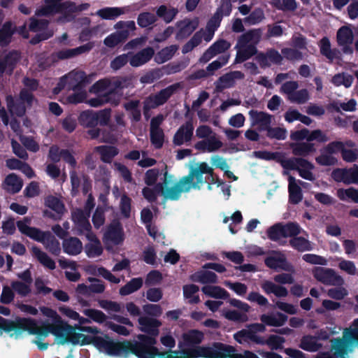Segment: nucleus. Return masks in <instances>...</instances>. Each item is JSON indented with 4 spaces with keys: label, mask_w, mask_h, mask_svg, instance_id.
<instances>
[{
    "label": "nucleus",
    "mask_w": 358,
    "mask_h": 358,
    "mask_svg": "<svg viewBox=\"0 0 358 358\" xmlns=\"http://www.w3.org/2000/svg\"><path fill=\"white\" fill-rule=\"evenodd\" d=\"M266 136L269 138L277 140H284L286 138V130L280 127H271V125L265 129Z\"/></svg>",
    "instance_id": "obj_64"
},
{
    "label": "nucleus",
    "mask_w": 358,
    "mask_h": 358,
    "mask_svg": "<svg viewBox=\"0 0 358 358\" xmlns=\"http://www.w3.org/2000/svg\"><path fill=\"white\" fill-rule=\"evenodd\" d=\"M42 243L52 254L55 255L59 254L61 251L59 242L50 231Z\"/></svg>",
    "instance_id": "obj_50"
},
{
    "label": "nucleus",
    "mask_w": 358,
    "mask_h": 358,
    "mask_svg": "<svg viewBox=\"0 0 358 358\" xmlns=\"http://www.w3.org/2000/svg\"><path fill=\"white\" fill-rule=\"evenodd\" d=\"M123 13V10L117 7H107L98 10L97 14L102 19L113 20Z\"/></svg>",
    "instance_id": "obj_54"
},
{
    "label": "nucleus",
    "mask_w": 358,
    "mask_h": 358,
    "mask_svg": "<svg viewBox=\"0 0 358 358\" xmlns=\"http://www.w3.org/2000/svg\"><path fill=\"white\" fill-rule=\"evenodd\" d=\"M79 124L84 127H95L98 125L95 112L90 110H84L78 116Z\"/></svg>",
    "instance_id": "obj_43"
},
{
    "label": "nucleus",
    "mask_w": 358,
    "mask_h": 358,
    "mask_svg": "<svg viewBox=\"0 0 358 358\" xmlns=\"http://www.w3.org/2000/svg\"><path fill=\"white\" fill-rule=\"evenodd\" d=\"M50 22L45 19L38 20L34 17L29 19V29L32 32H42L45 30H51L48 29Z\"/></svg>",
    "instance_id": "obj_51"
},
{
    "label": "nucleus",
    "mask_w": 358,
    "mask_h": 358,
    "mask_svg": "<svg viewBox=\"0 0 358 358\" xmlns=\"http://www.w3.org/2000/svg\"><path fill=\"white\" fill-rule=\"evenodd\" d=\"M71 76V74H70ZM73 76V80L76 82V84H72L71 89L78 92L71 94L68 96V101L71 103H79L85 101L86 98V92L83 90L87 84L89 83V80L83 71L76 72Z\"/></svg>",
    "instance_id": "obj_11"
},
{
    "label": "nucleus",
    "mask_w": 358,
    "mask_h": 358,
    "mask_svg": "<svg viewBox=\"0 0 358 358\" xmlns=\"http://www.w3.org/2000/svg\"><path fill=\"white\" fill-rule=\"evenodd\" d=\"M85 250L87 256L90 258L99 257L103 253V248L100 241L87 243Z\"/></svg>",
    "instance_id": "obj_59"
},
{
    "label": "nucleus",
    "mask_w": 358,
    "mask_h": 358,
    "mask_svg": "<svg viewBox=\"0 0 358 358\" xmlns=\"http://www.w3.org/2000/svg\"><path fill=\"white\" fill-rule=\"evenodd\" d=\"M176 26L178 28L176 38L178 41L183 40L189 37L196 29L199 21L196 18L194 20L185 18L177 22Z\"/></svg>",
    "instance_id": "obj_22"
},
{
    "label": "nucleus",
    "mask_w": 358,
    "mask_h": 358,
    "mask_svg": "<svg viewBox=\"0 0 358 358\" xmlns=\"http://www.w3.org/2000/svg\"><path fill=\"white\" fill-rule=\"evenodd\" d=\"M169 178L171 179L172 176H169L168 173L166 172L164 173V182L162 183L159 182L156 185L157 191L160 192L165 199L176 201L180 199L182 192H189V190L187 189V186L182 182V178L173 186L168 187L167 185L170 182Z\"/></svg>",
    "instance_id": "obj_8"
},
{
    "label": "nucleus",
    "mask_w": 358,
    "mask_h": 358,
    "mask_svg": "<svg viewBox=\"0 0 358 358\" xmlns=\"http://www.w3.org/2000/svg\"><path fill=\"white\" fill-rule=\"evenodd\" d=\"M63 0H44L45 5L38 8L36 15L38 17L51 16L55 14V11L63 2Z\"/></svg>",
    "instance_id": "obj_38"
},
{
    "label": "nucleus",
    "mask_w": 358,
    "mask_h": 358,
    "mask_svg": "<svg viewBox=\"0 0 358 358\" xmlns=\"http://www.w3.org/2000/svg\"><path fill=\"white\" fill-rule=\"evenodd\" d=\"M184 344L188 347L198 345L204 339V334L198 329H190L182 336Z\"/></svg>",
    "instance_id": "obj_33"
},
{
    "label": "nucleus",
    "mask_w": 358,
    "mask_h": 358,
    "mask_svg": "<svg viewBox=\"0 0 358 358\" xmlns=\"http://www.w3.org/2000/svg\"><path fill=\"white\" fill-rule=\"evenodd\" d=\"M180 87V83H176L161 90L154 96H150L144 102L143 109L145 110V113L146 114V112L149 111L151 108H155L164 105Z\"/></svg>",
    "instance_id": "obj_9"
},
{
    "label": "nucleus",
    "mask_w": 358,
    "mask_h": 358,
    "mask_svg": "<svg viewBox=\"0 0 358 358\" xmlns=\"http://www.w3.org/2000/svg\"><path fill=\"white\" fill-rule=\"evenodd\" d=\"M194 129L193 120L190 118L178 129L173 136V143L176 146H180L190 142L193 137Z\"/></svg>",
    "instance_id": "obj_18"
},
{
    "label": "nucleus",
    "mask_w": 358,
    "mask_h": 358,
    "mask_svg": "<svg viewBox=\"0 0 358 358\" xmlns=\"http://www.w3.org/2000/svg\"><path fill=\"white\" fill-rule=\"evenodd\" d=\"M333 180L337 182H343L345 185L358 183V166L350 169H334L331 174Z\"/></svg>",
    "instance_id": "obj_17"
},
{
    "label": "nucleus",
    "mask_w": 358,
    "mask_h": 358,
    "mask_svg": "<svg viewBox=\"0 0 358 358\" xmlns=\"http://www.w3.org/2000/svg\"><path fill=\"white\" fill-rule=\"evenodd\" d=\"M104 237L114 245L121 244L124 240V234L121 222L117 220H113L107 227Z\"/></svg>",
    "instance_id": "obj_21"
},
{
    "label": "nucleus",
    "mask_w": 358,
    "mask_h": 358,
    "mask_svg": "<svg viewBox=\"0 0 358 358\" xmlns=\"http://www.w3.org/2000/svg\"><path fill=\"white\" fill-rule=\"evenodd\" d=\"M138 341L131 342L129 355L132 354L138 358H180L178 354L180 351L169 350L166 352H159L155 347L157 340L145 334H138Z\"/></svg>",
    "instance_id": "obj_2"
},
{
    "label": "nucleus",
    "mask_w": 358,
    "mask_h": 358,
    "mask_svg": "<svg viewBox=\"0 0 358 358\" xmlns=\"http://www.w3.org/2000/svg\"><path fill=\"white\" fill-rule=\"evenodd\" d=\"M244 73L240 71H234L221 76L215 83V90L222 92L224 90L235 86L236 80L244 78Z\"/></svg>",
    "instance_id": "obj_19"
},
{
    "label": "nucleus",
    "mask_w": 358,
    "mask_h": 358,
    "mask_svg": "<svg viewBox=\"0 0 358 358\" xmlns=\"http://www.w3.org/2000/svg\"><path fill=\"white\" fill-rule=\"evenodd\" d=\"M231 48V43L224 39H219L214 42L201 55L200 62L207 63L218 54L224 53Z\"/></svg>",
    "instance_id": "obj_20"
},
{
    "label": "nucleus",
    "mask_w": 358,
    "mask_h": 358,
    "mask_svg": "<svg viewBox=\"0 0 358 358\" xmlns=\"http://www.w3.org/2000/svg\"><path fill=\"white\" fill-rule=\"evenodd\" d=\"M255 44H249L248 45L244 46H236L237 52L236 55V58L234 60V63L240 64L245 62L249 59L254 55L257 54V48Z\"/></svg>",
    "instance_id": "obj_29"
},
{
    "label": "nucleus",
    "mask_w": 358,
    "mask_h": 358,
    "mask_svg": "<svg viewBox=\"0 0 358 358\" xmlns=\"http://www.w3.org/2000/svg\"><path fill=\"white\" fill-rule=\"evenodd\" d=\"M156 21L157 17L150 12L141 13L138 15L137 18V23L142 28L148 27L153 24Z\"/></svg>",
    "instance_id": "obj_60"
},
{
    "label": "nucleus",
    "mask_w": 358,
    "mask_h": 358,
    "mask_svg": "<svg viewBox=\"0 0 358 358\" xmlns=\"http://www.w3.org/2000/svg\"><path fill=\"white\" fill-rule=\"evenodd\" d=\"M177 8L168 9L166 6L161 5L156 11L157 17L162 18L166 23H170L178 14Z\"/></svg>",
    "instance_id": "obj_46"
},
{
    "label": "nucleus",
    "mask_w": 358,
    "mask_h": 358,
    "mask_svg": "<svg viewBox=\"0 0 358 358\" xmlns=\"http://www.w3.org/2000/svg\"><path fill=\"white\" fill-rule=\"evenodd\" d=\"M95 151L100 155L101 160L107 164L111 163L113 159L119 153L118 148L113 145L96 146Z\"/></svg>",
    "instance_id": "obj_37"
},
{
    "label": "nucleus",
    "mask_w": 358,
    "mask_h": 358,
    "mask_svg": "<svg viewBox=\"0 0 358 358\" xmlns=\"http://www.w3.org/2000/svg\"><path fill=\"white\" fill-rule=\"evenodd\" d=\"M201 290L206 295L215 299H227L230 296L229 293L220 286L206 285Z\"/></svg>",
    "instance_id": "obj_40"
},
{
    "label": "nucleus",
    "mask_w": 358,
    "mask_h": 358,
    "mask_svg": "<svg viewBox=\"0 0 358 358\" xmlns=\"http://www.w3.org/2000/svg\"><path fill=\"white\" fill-rule=\"evenodd\" d=\"M252 127H257L258 131H264L268 126L271 124L272 115L256 110H250L248 112Z\"/></svg>",
    "instance_id": "obj_23"
},
{
    "label": "nucleus",
    "mask_w": 358,
    "mask_h": 358,
    "mask_svg": "<svg viewBox=\"0 0 358 358\" xmlns=\"http://www.w3.org/2000/svg\"><path fill=\"white\" fill-rule=\"evenodd\" d=\"M292 153L296 156L305 157L313 152V143H292L290 144Z\"/></svg>",
    "instance_id": "obj_45"
},
{
    "label": "nucleus",
    "mask_w": 358,
    "mask_h": 358,
    "mask_svg": "<svg viewBox=\"0 0 358 358\" xmlns=\"http://www.w3.org/2000/svg\"><path fill=\"white\" fill-rule=\"evenodd\" d=\"M4 184L10 187L11 188L8 190L11 191L14 194L19 192L23 186L22 179L13 173L8 174L6 177Z\"/></svg>",
    "instance_id": "obj_47"
},
{
    "label": "nucleus",
    "mask_w": 358,
    "mask_h": 358,
    "mask_svg": "<svg viewBox=\"0 0 358 358\" xmlns=\"http://www.w3.org/2000/svg\"><path fill=\"white\" fill-rule=\"evenodd\" d=\"M213 173V169L206 162H200L197 167L192 168L189 173L182 177V183L187 186V189H199V185L205 182L203 174Z\"/></svg>",
    "instance_id": "obj_7"
},
{
    "label": "nucleus",
    "mask_w": 358,
    "mask_h": 358,
    "mask_svg": "<svg viewBox=\"0 0 358 358\" xmlns=\"http://www.w3.org/2000/svg\"><path fill=\"white\" fill-rule=\"evenodd\" d=\"M164 136L163 129L150 130V142L156 149H160L163 147Z\"/></svg>",
    "instance_id": "obj_55"
},
{
    "label": "nucleus",
    "mask_w": 358,
    "mask_h": 358,
    "mask_svg": "<svg viewBox=\"0 0 358 358\" xmlns=\"http://www.w3.org/2000/svg\"><path fill=\"white\" fill-rule=\"evenodd\" d=\"M11 287L14 292L22 297L28 296L31 292V285L22 281H13L11 282Z\"/></svg>",
    "instance_id": "obj_57"
},
{
    "label": "nucleus",
    "mask_w": 358,
    "mask_h": 358,
    "mask_svg": "<svg viewBox=\"0 0 358 358\" xmlns=\"http://www.w3.org/2000/svg\"><path fill=\"white\" fill-rule=\"evenodd\" d=\"M155 50L152 47H147L136 53L129 60L130 65L134 67L141 66L148 62L154 56Z\"/></svg>",
    "instance_id": "obj_27"
},
{
    "label": "nucleus",
    "mask_w": 358,
    "mask_h": 358,
    "mask_svg": "<svg viewBox=\"0 0 358 358\" xmlns=\"http://www.w3.org/2000/svg\"><path fill=\"white\" fill-rule=\"evenodd\" d=\"M229 54H224L220 56L216 60L212 62L206 67V70L209 75H213L215 71H217L224 66L229 59Z\"/></svg>",
    "instance_id": "obj_56"
},
{
    "label": "nucleus",
    "mask_w": 358,
    "mask_h": 358,
    "mask_svg": "<svg viewBox=\"0 0 358 358\" xmlns=\"http://www.w3.org/2000/svg\"><path fill=\"white\" fill-rule=\"evenodd\" d=\"M234 338L240 344L254 343L259 345L262 343V336L253 334L250 327L248 329H243L236 332L234 334Z\"/></svg>",
    "instance_id": "obj_28"
},
{
    "label": "nucleus",
    "mask_w": 358,
    "mask_h": 358,
    "mask_svg": "<svg viewBox=\"0 0 358 358\" xmlns=\"http://www.w3.org/2000/svg\"><path fill=\"white\" fill-rule=\"evenodd\" d=\"M354 80V78L352 75L345 73H338L335 74L331 79V83L335 86L343 85L345 87H350Z\"/></svg>",
    "instance_id": "obj_48"
},
{
    "label": "nucleus",
    "mask_w": 358,
    "mask_h": 358,
    "mask_svg": "<svg viewBox=\"0 0 358 358\" xmlns=\"http://www.w3.org/2000/svg\"><path fill=\"white\" fill-rule=\"evenodd\" d=\"M31 218L24 217L22 220L16 222L20 232L37 242L43 243L49 231H43L38 228L30 227Z\"/></svg>",
    "instance_id": "obj_12"
},
{
    "label": "nucleus",
    "mask_w": 358,
    "mask_h": 358,
    "mask_svg": "<svg viewBox=\"0 0 358 358\" xmlns=\"http://www.w3.org/2000/svg\"><path fill=\"white\" fill-rule=\"evenodd\" d=\"M14 32L15 30L10 21H7L2 25L0 29V45L1 47L9 45Z\"/></svg>",
    "instance_id": "obj_42"
},
{
    "label": "nucleus",
    "mask_w": 358,
    "mask_h": 358,
    "mask_svg": "<svg viewBox=\"0 0 358 358\" xmlns=\"http://www.w3.org/2000/svg\"><path fill=\"white\" fill-rule=\"evenodd\" d=\"M21 58L17 50H10L4 55L0 56V78L3 74L11 76Z\"/></svg>",
    "instance_id": "obj_14"
},
{
    "label": "nucleus",
    "mask_w": 358,
    "mask_h": 358,
    "mask_svg": "<svg viewBox=\"0 0 358 358\" xmlns=\"http://www.w3.org/2000/svg\"><path fill=\"white\" fill-rule=\"evenodd\" d=\"M354 40L352 30L348 26H343L338 29L336 34L338 45L341 48L343 54L352 55L354 50L352 46Z\"/></svg>",
    "instance_id": "obj_15"
},
{
    "label": "nucleus",
    "mask_w": 358,
    "mask_h": 358,
    "mask_svg": "<svg viewBox=\"0 0 358 358\" xmlns=\"http://www.w3.org/2000/svg\"><path fill=\"white\" fill-rule=\"evenodd\" d=\"M337 196L341 201H346L347 199H350L353 202L358 203V189L354 187H349L348 189H338L337 190Z\"/></svg>",
    "instance_id": "obj_53"
},
{
    "label": "nucleus",
    "mask_w": 358,
    "mask_h": 358,
    "mask_svg": "<svg viewBox=\"0 0 358 358\" xmlns=\"http://www.w3.org/2000/svg\"><path fill=\"white\" fill-rule=\"evenodd\" d=\"M253 156L266 161L275 160L280 162L285 169L288 170L298 169L299 166L305 169L313 166L310 162L303 158L292 157L287 159H281V153L278 152H274L266 150L254 151Z\"/></svg>",
    "instance_id": "obj_5"
},
{
    "label": "nucleus",
    "mask_w": 358,
    "mask_h": 358,
    "mask_svg": "<svg viewBox=\"0 0 358 358\" xmlns=\"http://www.w3.org/2000/svg\"><path fill=\"white\" fill-rule=\"evenodd\" d=\"M264 264L268 268L275 271L278 269L288 272L294 271V266L287 262L285 255L280 252L272 251V255L265 258Z\"/></svg>",
    "instance_id": "obj_16"
},
{
    "label": "nucleus",
    "mask_w": 358,
    "mask_h": 358,
    "mask_svg": "<svg viewBox=\"0 0 358 358\" xmlns=\"http://www.w3.org/2000/svg\"><path fill=\"white\" fill-rule=\"evenodd\" d=\"M60 327L62 334V336H58V338L60 339V344L71 343L73 345H77L79 343L80 338L83 337L82 334L76 333L75 329L66 322Z\"/></svg>",
    "instance_id": "obj_26"
},
{
    "label": "nucleus",
    "mask_w": 358,
    "mask_h": 358,
    "mask_svg": "<svg viewBox=\"0 0 358 358\" xmlns=\"http://www.w3.org/2000/svg\"><path fill=\"white\" fill-rule=\"evenodd\" d=\"M358 344V329H345L342 338L331 340V349L341 355L348 354L349 348Z\"/></svg>",
    "instance_id": "obj_10"
},
{
    "label": "nucleus",
    "mask_w": 358,
    "mask_h": 358,
    "mask_svg": "<svg viewBox=\"0 0 358 358\" xmlns=\"http://www.w3.org/2000/svg\"><path fill=\"white\" fill-rule=\"evenodd\" d=\"M292 237V238L290 239L289 244L293 248L301 252L309 250V242L306 239L297 236Z\"/></svg>",
    "instance_id": "obj_63"
},
{
    "label": "nucleus",
    "mask_w": 358,
    "mask_h": 358,
    "mask_svg": "<svg viewBox=\"0 0 358 358\" xmlns=\"http://www.w3.org/2000/svg\"><path fill=\"white\" fill-rule=\"evenodd\" d=\"M194 358H236L241 353H235V348L229 345L214 342L211 347L195 345L189 350Z\"/></svg>",
    "instance_id": "obj_4"
},
{
    "label": "nucleus",
    "mask_w": 358,
    "mask_h": 358,
    "mask_svg": "<svg viewBox=\"0 0 358 358\" xmlns=\"http://www.w3.org/2000/svg\"><path fill=\"white\" fill-rule=\"evenodd\" d=\"M288 182L289 201L292 204H297L302 200L301 189L296 184L294 176H289Z\"/></svg>",
    "instance_id": "obj_39"
},
{
    "label": "nucleus",
    "mask_w": 358,
    "mask_h": 358,
    "mask_svg": "<svg viewBox=\"0 0 358 358\" xmlns=\"http://www.w3.org/2000/svg\"><path fill=\"white\" fill-rule=\"evenodd\" d=\"M94 46V42H88L76 48L59 50L56 52V56L61 60L73 58L83 53L89 52Z\"/></svg>",
    "instance_id": "obj_25"
},
{
    "label": "nucleus",
    "mask_w": 358,
    "mask_h": 358,
    "mask_svg": "<svg viewBox=\"0 0 358 358\" xmlns=\"http://www.w3.org/2000/svg\"><path fill=\"white\" fill-rule=\"evenodd\" d=\"M83 250V243L78 238L70 237L63 241V251L69 255H78Z\"/></svg>",
    "instance_id": "obj_35"
},
{
    "label": "nucleus",
    "mask_w": 358,
    "mask_h": 358,
    "mask_svg": "<svg viewBox=\"0 0 358 358\" xmlns=\"http://www.w3.org/2000/svg\"><path fill=\"white\" fill-rule=\"evenodd\" d=\"M31 251L33 255L43 266L50 270H54L56 266L55 261L39 248L37 246H33Z\"/></svg>",
    "instance_id": "obj_41"
},
{
    "label": "nucleus",
    "mask_w": 358,
    "mask_h": 358,
    "mask_svg": "<svg viewBox=\"0 0 358 358\" xmlns=\"http://www.w3.org/2000/svg\"><path fill=\"white\" fill-rule=\"evenodd\" d=\"M138 324L141 325V331L146 333L148 336L155 338L159 334V327L162 325V322L155 318L146 316L140 317L138 320Z\"/></svg>",
    "instance_id": "obj_24"
},
{
    "label": "nucleus",
    "mask_w": 358,
    "mask_h": 358,
    "mask_svg": "<svg viewBox=\"0 0 358 358\" xmlns=\"http://www.w3.org/2000/svg\"><path fill=\"white\" fill-rule=\"evenodd\" d=\"M7 108L8 111L12 115H15L19 117H23L26 113V106L25 103L15 99L12 95H7L6 97Z\"/></svg>",
    "instance_id": "obj_30"
},
{
    "label": "nucleus",
    "mask_w": 358,
    "mask_h": 358,
    "mask_svg": "<svg viewBox=\"0 0 358 358\" xmlns=\"http://www.w3.org/2000/svg\"><path fill=\"white\" fill-rule=\"evenodd\" d=\"M2 331L9 333L15 331V338H17L24 331H28L29 334L37 335L39 337L46 338L49 334H52L57 338L62 336L60 326L44 322L41 327H38L34 319L26 317H17L15 320L5 318Z\"/></svg>",
    "instance_id": "obj_1"
},
{
    "label": "nucleus",
    "mask_w": 358,
    "mask_h": 358,
    "mask_svg": "<svg viewBox=\"0 0 358 358\" xmlns=\"http://www.w3.org/2000/svg\"><path fill=\"white\" fill-rule=\"evenodd\" d=\"M143 283L141 278H134L120 289L119 293L121 296L129 295L140 289Z\"/></svg>",
    "instance_id": "obj_44"
},
{
    "label": "nucleus",
    "mask_w": 358,
    "mask_h": 358,
    "mask_svg": "<svg viewBox=\"0 0 358 358\" xmlns=\"http://www.w3.org/2000/svg\"><path fill=\"white\" fill-rule=\"evenodd\" d=\"M264 18V11L261 8H255L248 16L244 18V22L246 24L254 25L262 22Z\"/></svg>",
    "instance_id": "obj_61"
},
{
    "label": "nucleus",
    "mask_w": 358,
    "mask_h": 358,
    "mask_svg": "<svg viewBox=\"0 0 358 358\" xmlns=\"http://www.w3.org/2000/svg\"><path fill=\"white\" fill-rule=\"evenodd\" d=\"M128 37V30L117 31L106 37L103 43L106 46L113 48L117 45L124 43Z\"/></svg>",
    "instance_id": "obj_36"
},
{
    "label": "nucleus",
    "mask_w": 358,
    "mask_h": 358,
    "mask_svg": "<svg viewBox=\"0 0 358 358\" xmlns=\"http://www.w3.org/2000/svg\"><path fill=\"white\" fill-rule=\"evenodd\" d=\"M83 313L90 320L99 324L105 322L108 318L105 313H103L101 310L96 309H85L83 310Z\"/></svg>",
    "instance_id": "obj_58"
},
{
    "label": "nucleus",
    "mask_w": 358,
    "mask_h": 358,
    "mask_svg": "<svg viewBox=\"0 0 358 358\" xmlns=\"http://www.w3.org/2000/svg\"><path fill=\"white\" fill-rule=\"evenodd\" d=\"M45 206L61 215L64 213L65 207L63 202L58 198L50 196L45 199Z\"/></svg>",
    "instance_id": "obj_52"
},
{
    "label": "nucleus",
    "mask_w": 358,
    "mask_h": 358,
    "mask_svg": "<svg viewBox=\"0 0 358 358\" xmlns=\"http://www.w3.org/2000/svg\"><path fill=\"white\" fill-rule=\"evenodd\" d=\"M261 38V31L259 29H251L241 35L237 41L236 46L248 45L249 44L257 45Z\"/></svg>",
    "instance_id": "obj_34"
},
{
    "label": "nucleus",
    "mask_w": 358,
    "mask_h": 358,
    "mask_svg": "<svg viewBox=\"0 0 358 358\" xmlns=\"http://www.w3.org/2000/svg\"><path fill=\"white\" fill-rule=\"evenodd\" d=\"M190 280L201 284H215L217 282V275L213 271L200 270L192 274Z\"/></svg>",
    "instance_id": "obj_31"
},
{
    "label": "nucleus",
    "mask_w": 358,
    "mask_h": 358,
    "mask_svg": "<svg viewBox=\"0 0 358 358\" xmlns=\"http://www.w3.org/2000/svg\"><path fill=\"white\" fill-rule=\"evenodd\" d=\"M300 232V227L296 222L276 223L266 230L268 238L275 242H279L282 238L298 236Z\"/></svg>",
    "instance_id": "obj_6"
},
{
    "label": "nucleus",
    "mask_w": 358,
    "mask_h": 358,
    "mask_svg": "<svg viewBox=\"0 0 358 358\" xmlns=\"http://www.w3.org/2000/svg\"><path fill=\"white\" fill-rule=\"evenodd\" d=\"M315 279L327 285L341 286L344 283L334 269L323 267H315Z\"/></svg>",
    "instance_id": "obj_13"
},
{
    "label": "nucleus",
    "mask_w": 358,
    "mask_h": 358,
    "mask_svg": "<svg viewBox=\"0 0 358 358\" xmlns=\"http://www.w3.org/2000/svg\"><path fill=\"white\" fill-rule=\"evenodd\" d=\"M163 76L162 70L159 69H152L141 77L140 81L142 83L151 84L155 80H159Z\"/></svg>",
    "instance_id": "obj_62"
},
{
    "label": "nucleus",
    "mask_w": 358,
    "mask_h": 358,
    "mask_svg": "<svg viewBox=\"0 0 358 358\" xmlns=\"http://www.w3.org/2000/svg\"><path fill=\"white\" fill-rule=\"evenodd\" d=\"M81 345L93 343L99 350H103L110 356H122L127 357L131 345L130 341H114L106 340L101 336H88L83 334Z\"/></svg>",
    "instance_id": "obj_3"
},
{
    "label": "nucleus",
    "mask_w": 358,
    "mask_h": 358,
    "mask_svg": "<svg viewBox=\"0 0 358 358\" xmlns=\"http://www.w3.org/2000/svg\"><path fill=\"white\" fill-rule=\"evenodd\" d=\"M262 341L259 345H267L271 350H279L282 348V344L285 339L277 335H270L267 339L262 336Z\"/></svg>",
    "instance_id": "obj_49"
},
{
    "label": "nucleus",
    "mask_w": 358,
    "mask_h": 358,
    "mask_svg": "<svg viewBox=\"0 0 358 358\" xmlns=\"http://www.w3.org/2000/svg\"><path fill=\"white\" fill-rule=\"evenodd\" d=\"M89 7H90V4L87 3L76 5V3L73 1H64L61 5H59V8L55 11V14H57V13H64V14L76 13L88 9Z\"/></svg>",
    "instance_id": "obj_32"
}]
</instances>
